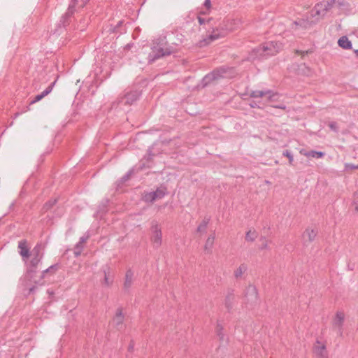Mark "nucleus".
Here are the masks:
<instances>
[{
    "label": "nucleus",
    "mask_w": 358,
    "mask_h": 358,
    "mask_svg": "<svg viewBox=\"0 0 358 358\" xmlns=\"http://www.w3.org/2000/svg\"><path fill=\"white\" fill-rule=\"evenodd\" d=\"M338 45L345 49L350 50L352 48V43L347 36H342L338 41Z\"/></svg>",
    "instance_id": "dca6fc26"
},
{
    "label": "nucleus",
    "mask_w": 358,
    "mask_h": 358,
    "mask_svg": "<svg viewBox=\"0 0 358 358\" xmlns=\"http://www.w3.org/2000/svg\"><path fill=\"white\" fill-rule=\"evenodd\" d=\"M250 96L253 98H260L262 101H259V103L266 104L276 100L278 97V94L273 93L271 90H256L251 92Z\"/></svg>",
    "instance_id": "7ed1b4c3"
},
{
    "label": "nucleus",
    "mask_w": 358,
    "mask_h": 358,
    "mask_svg": "<svg viewBox=\"0 0 358 358\" xmlns=\"http://www.w3.org/2000/svg\"><path fill=\"white\" fill-rule=\"evenodd\" d=\"M167 193L166 188L161 187L156 191L144 193L143 200L145 202L152 203L157 200L162 199Z\"/></svg>",
    "instance_id": "20e7f679"
},
{
    "label": "nucleus",
    "mask_w": 358,
    "mask_h": 358,
    "mask_svg": "<svg viewBox=\"0 0 358 358\" xmlns=\"http://www.w3.org/2000/svg\"><path fill=\"white\" fill-rule=\"evenodd\" d=\"M171 53L170 51H167L166 50H164V49L161 47H153L152 52L149 55V62H153L155 60L157 59L158 58L164 56L166 55H169Z\"/></svg>",
    "instance_id": "0eeeda50"
},
{
    "label": "nucleus",
    "mask_w": 358,
    "mask_h": 358,
    "mask_svg": "<svg viewBox=\"0 0 358 358\" xmlns=\"http://www.w3.org/2000/svg\"><path fill=\"white\" fill-rule=\"evenodd\" d=\"M104 282L106 285H109L113 282V278L110 276L106 270H104Z\"/></svg>",
    "instance_id": "a878e982"
},
{
    "label": "nucleus",
    "mask_w": 358,
    "mask_h": 358,
    "mask_svg": "<svg viewBox=\"0 0 358 358\" xmlns=\"http://www.w3.org/2000/svg\"><path fill=\"white\" fill-rule=\"evenodd\" d=\"M215 241V236L210 235L206 240L205 248L206 250L210 249L213 247Z\"/></svg>",
    "instance_id": "b1692460"
},
{
    "label": "nucleus",
    "mask_w": 358,
    "mask_h": 358,
    "mask_svg": "<svg viewBox=\"0 0 358 358\" xmlns=\"http://www.w3.org/2000/svg\"><path fill=\"white\" fill-rule=\"evenodd\" d=\"M40 249H41L40 246L36 245L33 250L32 252L36 255V257H34L31 261V264L33 266H36L41 258V257L40 256V254H39Z\"/></svg>",
    "instance_id": "aec40b11"
},
{
    "label": "nucleus",
    "mask_w": 358,
    "mask_h": 358,
    "mask_svg": "<svg viewBox=\"0 0 358 358\" xmlns=\"http://www.w3.org/2000/svg\"><path fill=\"white\" fill-rule=\"evenodd\" d=\"M299 70L300 71H304L306 70V71L303 73L306 76H310L311 74V70L310 69H309L308 67L306 66L305 64H303V65H301L300 66V68H299Z\"/></svg>",
    "instance_id": "c85d7f7f"
},
{
    "label": "nucleus",
    "mask_w": 358,
    "mask_h": 358,
    "mask_svg": "<svg viewBox=\"0 0 358 358\" xmlns=\"http://www.w3.org/2000/svg\"><path fill=\"white\" fill-rule=\"evenodd\" d=\"M282 48L281 43L269 41L264 43L259 48L253 50V58H262L277 54Z\"/></svg>",
    "instance_id": "f03ea898"
},
{
    "label": "nucleus",
    "mask_w": 358,
    "mask_h": 358,
    "mask_svg": "<svg viewBox=\"0 0 358 358\" xmlns=\"http://www.w3.org/2000/svg\"><path fill=\"white\" fill-rule=\"evenodd\" d=\"M345 314L342 311H338L334 319L333 325L338 329V333L340 336H343L342 325L344 322Z\"/></svg>",
    "instance_id": "1a4fd4ad"
},
{
    "label": "nucleus",
    "mask_w": 358,
    "mask_h": 358,
    "mask_svg": "<svg viewBox=\"0 0 358 358\" xmlns=\"http://www.w3.org/2000/svg\"><path fill=\"white\" fill-rule=\"evenodd\" d=\"M313 352L315 358H327L326 347L324 343L319 341H317L313 347Z\"/></svg>",
    "instance_id": "6e6552de"
},
{
    "label": "nucleus",
    "mask_w": 358,
    "mask_h": 358,
    "mask_svg": "<svg viewBox=\"0 0 358 358\" xmlns=\"http://www.w3.org/2000/svg\"><path fill=\"white\" fill-rule=\"evenodd\" d=\"M150 231L151 241L156 247L160 246L162 241V234L161 227L157 222L153 221L152 222Z\"/></svg>",
    "instance_id": "39448f33"
},
{
    "label": "nucleus",
    "mask_w": 358,
    "mask_h": 358,
    "mask_svg": "<svg viewBox=\"0 0 358 358\" xmlns=\"http://www.w3.org/2000/svg\"><path fill=\"white\" fill-rule=\"evenodd\" d=\"M134 276V272L131 269H129L127 271L126 275H125L124 286L126 287H129L131 286L132 281H133Z\"/></svg>",
    "instance_id": "412c9836"
},
{
    "label": "nucleus",
    "mask_w": 358,
    "mask_h": 358,
    "mask_svg": "<svg viewBox=\"0 0 358 358\" xmlns=\"http://www.w3.org/2000/svg\"><path fill=\"white\" fill-rule=\"evenodd\" d=\"M55 82H53L51 85H50L43 92H42L40 94H38L35 96V98L30 102L31 104L35 103L40 100H41L43 97L49 94L52 89L53 86L55 85Z\"/></svg>",
    "instance_id": "ddd939ff"
},
{
    "label": "nucleus",
    "mask_w": 358,
    "mask_h": 358,
    "mask_svg": "<svg viewBox=\"0 0 358 358\" xmlns=\"http://www.w3.org/2000/svg\"><path fill=\"white\" fill-rule=\"evenodd\" d=\"M245 296L248 298V301H251L255 302L257 300V291L255 286L249 285L247 288Z\"/></svg>",
    "instance_id": "f8f14e48"
},
{
    "label": "nucleus",
    "mask_w": 358,
    "mask_h": 358,
    "mask_svg": "<svg viewBox=\"0 0 358 358\" xmlns=\"http://www.w3.org/2000/svg\"><path fill=\"white\" fill-rule=\"evenodd\" d=\"M19 253L22 256L24 261L27 262L29 257V248L27 246L26 240H22L18 243Z\"/></svg>",
    "instance_id": "9d476101"
},
{
    "label": "nucleus",
    "mask_w": 358,
    "mask_h": 358,
    "mask_svg": "<svg viewBox=\"0 0 358 358\" xmlns=\"http://www.w3.org/2000/svg\"><path fill=\"white\" fill-rule=\"evenodd\" d=\"M329 128L332 130V131H337L338 130V126H337V123L335 122H331L329 123Z\"/></svg>",
    "instance_id": "2f4dec72"
},
{
    "label": "nucleus",
    "mask_w": 358,
    "mask_h": 358,
    "mask_svg": "<svg viewBox=\"0 0 358 358\" xmlns=\"http://www.w3.org/2000/svg\"><path fill=\"white\" fill-rule=\"evenodd\" d=\"M248 266L245 264H242L239 267L234 271V275L236 278H240L247 271Z\"/></svg>",
    "instance_id": "4be33fe9"
},
{
    "label": "nucleus",
    "mask_w": 358,
    "mask_h": 358,
    "mask_svg": "<svg viewBox=\"0 0 358 358\" xmlns=\"http://www.w3.org/2000/svg\"><path fill=\"white\" fill-rule=\"evenodd\" d=\"M317 234L316 229L308 227L303 234V238L305 241H312Z\"/></svg>",
    "instance_id": "4468645a"
},
{
    "label": "nucleus",
    "mask_w": 358,
    "mask_h": 358,
    "mask_svg": "<svg viewBox=\"0 0 358 358\" xmlns=\"http://www.w3.org/2000/svg\"><path fill=\"white\" fill-rule=\"evenodd\" d=\"M140 93L138 91H131L125 94L122 99V102L124 104L131 105L138 99Z\"/></svg>",
    "instance_id": "9b49d317"
},
{
    "label": "nucleus",
    "mask_w": 358,
    "mask_h": 358,
    "mask_svg": "<svg viewBox=\"0 0 358 358\" xmlns=\"http://www.w3.org/2000/svg\"><path fill=\"white\" fill-rule=\"evenodd\" d=\"M261 245L259 246L260 249H266L268 246L269 241L266 239H262L261 240Z\"/></svg>",
    "instance_id": "c756f323"
},
{
    "label": "nucleus",
    "mask_w": 358,
    "mask_h": 358,
    "mask_svg": "<svg viewBox=\"0 0 358 358\" xmlns=\"http://www.w3.org/2000/svg\"><path fill=\"white\" fill-rule=\"evenodd\" d=\"M124 316L122 315V309H117L115 316L113 319V324H115L117 328L120 325L122 324Z\"/></svg>",
    "instance_id": "6ab92c4d"
},
{
    "label": "nucleus",
    "mask_w": 358,
    "mask_h": 358,
    "mask_svg": "<svg viewBox=\"0 0 358 358\" xmlns=\"http://www.w3.org/2000/svg\"><path fill=\"white\" fill-rule=\"evenodd\" d=\"M329 3L328 1H322L317 3L311 10V16L318 20L324 16L328 10Z\"/></svg>",
    "instance_id": "423d86ee"
},
{
    "label": "nucleus",
    "mask_w": 358,
    "mask_h": 358,
    "mask_svg": "<svg viewBox=\"0 0 358 358\" xmlns=\"http://www.w3.org/2000/svg\"><path fill=\"white\" fill-rule=\"evenodd\" d=\"M240 20L225 19L220 22L203 41H200V46L206 45L214 41L224 37L229 32L238 27Z\"/></svg>",
    "instance_id": "f257e3e1"
},
{
    "label": "nucleus",
    "mask_w": 358,
    "mask_h": 358,
    "mask_svg": "<svg viewBox=\"0 0 358 358\" xmlns=\"http://www.w3.org/2000/svg\"><path fill=\"white\" fill-rule=\"evenodd\" d=\"M77 1H78V0H72V1L71 2V3L69 6L66 15H71L73 13L74 7H75Z\"/></svg>",
    "instance_id": "bb28decb"
},
{
    "label": "nucleus",
    "mask_w": 358,
    "mask_h": 358,
    "mask_svg": "<svg viewBox=\"0 0 358 358\" xmlns=\"http://www.w3.org/2000/svg\"><path fill=\"white\" fill-rule=\"evenodd\" d=\"M207 22H208V24H211V20H208L207 21Z\"/></svg>",
    "instance_id": "e433bc0d"
},
{
    "label": "nucleus",
    "mask_w": 358,
    "mask_h": 358,
    "mask_svg": "<svg viewBox=\"0 0 358 358\" xmlns=\"http://www.w3.org/2000/svg\"><path fill=\"white\" fill-rule=\"evenodd\" d=\"M211 3L210 0H206L204 3L205 9L208 11L210 8Z\"/></svg>",
    "instance_id": "72a5a7b5"
},
{
    "label": "nucleus",
    "mask_w": 358,
    "mask_h": 358,
    "mask_svg": "<svg viewBox=\"0 0 358 358\" xmlns=\"http://www.w3.org/2000/svg\"><path fill=\"white\" fill-rule=\"evenodd\" d=\"M283 155L286 156L287 159H289V164H292L293 162L292 155L288 150H286L285 152H283Z\"/></svg>",
    "instance_id": "7c9ffc66"
},
{
    "label": "nucleus",
    "mask_w": 358,
    "mask_h": 358,
    "mask_svg": "<svg viewBox=\"0 0 358 358\" xmlns=\"http://www.w3.org/2000/svg\"><path fill=\"white\" fill-rule=\"evenodd\" d=\"M198 20H199V22L200 24H205V21H206L205 18L202 17L200 15L198 16Z\"/></svg>",
    "instance_id": "f704fd0d"
},
{
    "label": "nucleus",
    "mask_w": 358,
    "mask_h": 358,
    "mask_svg": "<svg viewBox=\"0 0 358 358\" xmlns=\"http://www.w3.org/2000/svg\"><path fill=\"white\" fill-rule=\"evenodd\" d=\"M250 106H251L252 107H255V106H257V103H256V102H255V101H254V102H252V103H250ZM258 107H259V108H260L261 106H258Z\"/></svg>",
    "instance_id": "c9c22d12"
},
{
    "label": "nucleus",
    "mask_w": 358,
    "mask_h": 358,
    "mask_svg": "<svg viewBox=\"0 0 358 358\" xmlns=\"http://www.w3.org/2000/svg\"><path fill=\"white\" fill-rule=\"evenodd\" d=\"M352 207L355 209V210L358 212V195H357V194H355L353 196V201H352Z\"/></svg>",
    "instance_id": "cd10ccee"
},
{
    "label": "nucleus",
    "mask_w": 358,
    "mask_h": 358,
    "mask_svg": "<svg viewBox=\"0 0 358 358\" xmlns=\"http://www.w3.org/2000/svg\"><path fill=\"white\" fill-rule=\"evenodd\" d=\"M345 170H348V169H358V166L352 164L347 163V164H345Z\"/></svg>",
    "instance_id": "473e14b6"
},
{
    "label": "nucleus",
    "mask_w": 358,
    "mask_h": 358,
    "mask_svg": "<svg viewBox=\"0 0 358 358\" xmlns=\"http://www.w3.org/2000/svg\"><path fill=\"white\" fill-rule=\"evenodd\" d=\"M258 236V233L255 229H250L245 236V240L248 241H253Z\"/></svg>",
    "instance_id": "5701e85b"
},
{
    "label": "nucleus",
    "mask_w": 358,
    "mask_h": 358,
    "mask_svg": "<svg viewBox=\"0 0 358 358\" xmlns=\"http://www.w3.org/2000/svg\"><path fill=\"white\" fill-rule=\"evenodd\" d=\"M300 153L301 155H303L308 157H313V158H317V159L322 158L324 156V152H319V151H313V150L308 152L304 150H301L300 151Z\"/></svg>",
    "instance_id": "f3484780"
},
{
    "label": "nucleus",
    "mask_w": 358,
    "mask_h": 358,
    "mask_svg": "<svg viewBox=\"0 0 358 358\" xmlns=\"http://www.w3.org/2000/svg\"><path fill=\"white\" fill-rule=\"evenodd\" d=\"M226 72L224 69H217L216 71L213 72L211 74L207 75L204 77L203 81L205 83V84H207L210 80L215 79L217 77L215 75H217L221 77L226 76Z\"/></svg>",
    "instance_id": "2eb2a0df"
},
{
    "label": "nucleus",
    "mask_w": 358,
    "mask_h": 358,
    "mask_svg": "<svg viewBox=\"0 0 358 358\" xmlns=\"http://www.w3.org/2000/svg\"><path fill=\"white\" fill-rule=\"evenodd\" d=\"M209 219H205L202 221V222L199 225L198 227V231L199 232H203L206 230L208 223Z\"/></svg>",
    "instance_id": "393cba45"
},
{
    "label": "nucleus",
    "mask_w": 358,
    "mask_h": 358,
    "mask_svg": "<svg viewBox=\"0 0 358 358\" xmlns=\"http://www.w3.org/2000/svg\"><path fill=\"white\" fill-rule=\"evenodd\" d=\"M88 239V236H82L80 238V241L77 243L74 249V254L76 256H78L81 254L83 245Z\"/></svg>",
    "instance_id": "a211bd4d"
},
{
    "label": "nucleus",
    "mask_w": 358,
    "mask_h": 358,
    "mask_svg": "<svg viewBox=\"0 0 358 358\" xmlns=\"http://www.w3.org/2000/svg\"><path fill=\"white\" fill-rule=\"evenodd\" d=\"M357 52H358V51H357Z\"/></svg>",
    "instance_id": "4c0bfd02"
}]
</instances>
